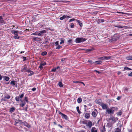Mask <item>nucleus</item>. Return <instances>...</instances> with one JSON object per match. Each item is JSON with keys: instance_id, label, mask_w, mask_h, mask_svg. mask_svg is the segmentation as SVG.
I'll return each instance as SVG.
<instances>
[{"instance_id": "f257e3e1", "label": "nucleus", "mask_w": 132, "mask_h": 132, "mask_svg": "<svg viewBox=\"0 0 132 132\" xmlns=\"http://www.w3.org/2000/svg\"><path fill=\"white\" fill-rule=\"evenodd\" d=\"M118 109V108L117 107L112 106L110 108H108L106 110L105 113L112 114H114L115 111H117Z\"/></svg>"}, {"instance_id": "f03ea898", "label": "nucleus", "mask_w": 132, "mask_h": 132, "mask_svg": "<svg viewBox=\"0 0 132 132\" xmlns=\"http://www.w3.org/2000/svg\"><path fill=\"white\" fill-rule=\"evenodd\" d=\"M87 39L83 37L77 38L75 39V42L77 43H78L84 42Z\"/></svg>"}, {"instance_id": "7ed1b4c3", "label": "nucleus", "mask_w": 132, "mask_h": 132, "mask_svg": "<svg viewBox=\"0 0 132 132\" xmlns=\"http://www.w3.org/2000/svg\"><path fill=\"white\" fill-rule=\"evenodd\" d=\"M12 34H14L15 36L14 37V38L15 39H18L19 37L18 33L19 31L17 30H12L11 31Z\"/></svg>"}, {"instance_id": "20e7f679", "label": "nucleus", "mask_w": 132, "mask_h": 132, "mask_svg": "<svg viewBox=\"0 0 132 132\" xmlns=\"http://www.w3.org/2000/svg\"><path fill=\"white\" fill-rule=\"evenodd\" d=\"M113 56H104L98 58V60H108L111 59Z\"/></svg>"}, {"instance_id": "39448f33", "label": "nucleus", "mask_w": 132, "mask_h": 132, "mask_svg": "<svg viewBox=\"0 0 132 132\" xmlns=\"http://www.w3.org/2000/svg\"><path fill=\"white\" fill-rule=\"evenodd\" d=\"M58 112L59 114L61 115V117L62 118L66 120H68V118L67 116L62 113L59 111H58Z\"/></svg>"}, {"instance_id": "423d86ee", "label": "nucleus", "mask_w": 132, "mask_h": 132, "mask_svg": "<svg viewBox=\"0 0 132 132\" xmlns=\"http://www.w3.org/2000/svg\"><path fill=\"white\" fill-rule=\"evenodd\" d=\"M24 96V94L23 93L22 94L20 95H19V96H17L15 98V100L16 101H19L20 98H23Z\"/></svg>"}, {"instance_id": "0eeeda50", "label": "nucleus", "mask_w": 132, "mask_h": 132, "mask_svg": "<svg viewBox=\"0 0 132 132\" xmlns=\"http://www.w3.org/2000/svg\"><path fill=\"white\" fill-rule=\"evenodd\" d=\"M38 34L39 36H42L44 35V34L46 32V31L45 30H43L42 31H39Z\"/></svg>"}, {"instance_id": "6e6552de", "label": "nucleus", "mask_w": 132, "mask_h": 132, "mask_svg": "<svg viewBox=\"0 0 132 132\" xmlns=\"http://www.w3.org/2000/svg\"><path fill=\"white\" fill-rule=\"evenodd\" d=\"M97 110H96V109H95L94 110V111H93L92 113V116L94 117V118H95L96 117L97 114Z\"/></svg>"}, {"instance_id": "1a4fd4ad", "label": "nucleus", "mask_w": 132, "mask_h": 132, "mask_svg": "<svg viewBox=\"0 0 132 132\" xmlns=\"http://www.w3.org/2000/svg\"><path fill=\"white\" fill-rule=\"evenodd\" d=\"M21 123L23 124L24 126L28 128H30L31 127V126L28 123H27L26 121H24L23 122H21Z\"/></svg>"}, {"instance_id": "9d476101", "label": "nucleus", "mask_w": 132, "mask_h": 132, "mask_svg": "<svg viewBox=\"0 0 132 132\" xmlns=\"http://www.w3.org/2000/svg\"><path fill=\"white\" fill-rule=\"evenodd\" d=\"M101 106H102L103 109H106V110L108 108L107 105L104 104V103H102V104L101 105Z\"/></svg>"}, {"instance_id": "9b49d317", "label": "nucleus", "mask_w": 132, "mask_h": 132, "mask_svg": "<svg viewBox=\"0 0 132 132\" xmlns=\"http://www.w3.org/2000/svg\"><path fill=\"white\" fill-rule=\"evenodd\" d=\"M92 125V122L89 120L88 123H87L86 125L89 128H90Z\"/></svg>"}, {"instance_id": "f8f14e48", "label": "nucleus", "mask_w": 132, "mask_h": 132, "mask_svg": "<svg viewBox=\"0 0 132 132\" xmlns=\"http://www.w3.org/2000/svg\"><path fill=\"white\" fill-rule=\"evenodd\" d=\"M96 102L97 104H98L100 106L102 104V100L101 99H98L97 100H96Z\"/></svg>"}, {"instance_id": "ddd939ff", "label": "nucleus", "mask_w": 132, "mask_h": 132, "mask_svg": "<svg viewBox=\"0 0 132 132\" xmlns=\"http://www.w3.org/2000/svg\"><path fill=\"white\" fill-rule=\"evenodd\" d=\"M27 67L26 65H25L23 68L21 69V71L22 72H27Z\"/></svg>"}, {"instance_id": "4468645a", "label": "nucleus", "mask_w": 132, "mask_h": 132, "mask_svg": "<svg viewBox=\"0 0 132 132\" xmlns=\"http://www.w3.org/2000/svg\"><path fill=\"white\" fill-rule=\"evenodd\" d=\"M27 72H28L30 73V74L28 75V76H31L33 75L34 74V72L33 71H31L30 69H28V70H27Z\"/></svg>"}, {"instance_id": "2eb2a0df", "label": "nucleus", "mask_w": 132, "mask_h": 132, "mask_svg": "<svg viewBox=\"0 0 132 132\" xmlns=\"http://www.w3.org/2000/svg\"><path fill=\"white\" fill-rule=\"evenodd\" d=\"M90 117V113H86L85 114V118L86 119H88Z\"/></svg>"}, {"instance_id": "dca6fc26", "label": "nucleus", "mask_w": 132, "mask_h": 132, "mask_svg": "<svg viewBox=\"0 0 132 132\" xmlns=\"http://www.w3.org/2000/svg\"><path fill=\"white\" fill-rule=\"evenodd\" d=\"M110 120H112L113 124L116 122V118L114 117L111 118Z\"/></svg>"}, {"instance_id": "f3484780", "label": "nucleus", "mask_w": 132, "mask_h": 132, "mask_svg": "<svg viewBox=\"0 0 132 132\" xmlns=\"http://www.w3.org/2000/svg\"><path fill=\"white\" fill-rule=\"evenodd\" d=\"M122 112L121 110H120L119 111L117 112L116 114L117 116H121L122 114Z\"/></svg>"}, {"instance_id": "a211bd4d", "label": "nucleus", "mask_w": 132, "mask_h": 132, "mask_svg": "<svg viewBox=\"0 0 132 132\" xmlns=\"http://www.w3.org/2000/svg\"><path fill=\"white\" fill-rule=\"evenodd\" d=\"M101 132H105L106 131V129L105 125L103 126L101 129Z\"/></svg>"}, {"instance_id": "6ab92c4d", "label": "nucleus", "mask_w": 132, "mask_h": 132, "mask_svg": "<svg viewBox=\"0 0 132 132\" xmlns=\"http://www.w3.org/2000/svg\"><path fill=\"white\" fill-rule=\"evenodd\" d=\"M91 132H97V129L95 127H93L91 129Z\"/></svg>"}, {"instance_id": "aec40b11", "label": "nucleus", "mask_w": 132, "mask_h": 132, "mask_svg": "<svg viewBox=\"0 0 132 132\" xmlns=\"http://www.w3.org/2000/svg\"><path fill=\"white\" fill-rule=\"evenodd\" d=\"M78 22V23H79V25L80 26L82 27V23L79 20H76Z\"/></svg>"}, {"instance_id": "412c9836", "label": "nucleus", "mask_w": 132, "mask_h": 132, "mask_svg": "<svg viewBox=\"0 0 132 132\" xmlns=\"http://www.w3.org/2000/svg\"><path fill=\"white\" fill-rule=\"evenodd\" d=\"M77 101L79 103H81L82 101V99L80 97H79L77 99Z\"/></svg>"}, {"instance_id": "4be33fe9", "label": "nucleus", "mask_w": 132, "mask_h": 132, "mask_svg": "<svg viewBox=\"0 0 132 132\" xmlns=\"http://www.w3.org/2000/svg\"><path fill=\"white\" fill-rule=\"evenodd\" d=\"M3 77H4V79L6 81H8L9 80L10 78L8 77L5 76H3Z\"/></svg>"}, {"instance_id": "5701e85b", "label": "nucleus", "mask_w": 132, "mask_h": 132, "mask_svg": "<svg viewBox=\"0 0 132 132\" xmlns=\"http://www.w3.org/2000/svg\"><path fill=\"white\" fill-rule=\"evenodd\" d=\"M15 82H16V81L14 80L10 82V84L13 86H14L15 84Z\"/></svg>"}, {"instance_id": "b1692460", "label": "nucleus", "mask_w": 132, "mask_h": 132, "mask_svg": "<svg viewBox=\"0 0 132 132\" xmlns=\"http://www.w3.org/2000/svg\"><path fill=\"white\" fill-rule=\"evenodd\" d=\"M15 110V108L14 107H12L11 108L10 110V112L12 113Z\"/></svg>"}, {"instance_id": "393cba45", "label": "nucleus", "mask_w": 132, "mask_h": 132, "mask_svg": "<svg viewBox=\"0 0 132 132\" xmlns=\"http://www.w3.org/2000/svg\"><path fill=\"white\" fill-rule=\"evenodd\" d=\"M102 61H101L99 60L95 61L94 63L97 64H101L102 63Z\"/></svg>"}, {"instance_id": "a878e982", "label": "nucleus", "mask_w": 132, "mask_h": 132, "mask_svg": "<svg viewBox=\"0 0 132 132\" xmlns=\"http://www.w3.org/2000/svg\"><path fill=\"white\" fill-rule=\"evenodd\" d=\"M4 22V20L2 18V16H0V23H3Z\"/></svg>"}, {"instance_id": "bb28decb", "label": "nucleus", "mask_w": 132, "mask_h": 132, "mask_svg": "<svg viewBox=\"0 0 132 132\" xmlns=\"http://www.w3.org/2000/svg\"><path fill=\"white\" fill-rule=\"evenodd\" d=\"M76 109L77 111L79 114H80L81 113V112L79 110V107L78 106H77V107Z\"/></svg>"}, {"instance_id": "cd10ccee", "label": "nucleus", "mask_w": 132, "mask_h": 132, "mask_svg": "<svg viewBox=\"0 0 132 132\" xmlns=\"http://www.w3.org/2000/svg\"><path fill=\"white\" fill-rule=\"evenodd\" d=\"M126 59L128 60H132V56H128L126 57Z\"/></svg>"}, {"instance_id": "c85d7f7f", "label": "nucleus", "mask_w": 132, "mask_h": 132, "mask_svg": "<svg viewBox=\"0 0 132 132\" xmlns=\"http://www.w3.org/2000/svg\"><path fill=\"white\" fill-rule=\"evenodd\" d=\"M59 2H63L64 3H67L68 2H70V1H59Z\"/></svg>"}, {"instance_id": "c756f323", "label": "nucleus", "mask_w": 132, "mask_h": 132, "mask_svg": "<svg viewBox=\"0 0 132 132\" xmlns=\"http://www.w3.org/2000/svg\"><path fill=\"white\" fill-rule=\"evenodd\" d=\"M39 32L38 31H36L35 32L31 34V35H37L38 34Z\"/></svg>"}, {"instance_id": "7c9ffc66", "label": "nucleus", "mask_w": 132, "mask_h": 132, "mask_svg": "<svg viewBox=\"0 0 132 132\" xmlns=\"http://www.w3.org/2000/svg\"><path fill=\"white\" fill-rule=\"evenodd\" d=\"M82 50L86 51V52H88L91 51H93V50L92 49H82Z\"/></svg>"}, {"instance_id": "2f4dec72", "label": "nucleus", "mask_w": 132, "mask_h": 132, "mask_svg": "<svg viewBox=\"0 0 132 132\" xmlns=\"http://www.w3.org/2000/svg\"><path fill=\"white\" fill-rule=\"evenodd\" d=\"M66 17V16L65 15H63L62 17H61L60 18V19L61 20H62L64 19Z\"/></svg>"}, {"instance_id": "473e14b6", "label": "nucleus", "mask_w": 132, "mask_h": 132, "mask_svg": "<svg viewBox=\"0 0 132 132\" xmlns=\"http://www.w3.org/2000/svg\"><path fill=\"white\" fill-rule=\"evenodd\" d=\"M47 53L46 51L43 52L41 53V55L43 56H44L46 55Z\"/></svg>"}, {"instance_id": "72a5a7b5", "label": "nucleus", "mask_w": 132, "mask_h": 132, "mask_svg": "<svg viewBox=\"0 0 132 132\" xmlns=\"http://www.w3.org/2000/svg\"><path fill=\"white\" fill-rule=\"evenodd\" d=\"M10 96L9 95H5L4 96V98L8 99H10Z\"/></svg>"}, {"instance_id": "f704fd0d", "label": "nucleus", "mask_w": 132, "mask_h": 132, "mask_svg": "<svg viewBox=\"0 0 132 132\" xmlns=\"http://www.w3.org/2000/svg\"><path fill=\"white\" fill-rule=\"evenodd\" d=\"M58 85L60 87H63V84L61 82H59L58 83Z\"/></svg>"}, {"instance_id": "c9c22d12", "label": "nucleus", "mask_w": 132, "mask_h": 132, "mask_svg": "<svg viewBox=\"0 0 132 132\" xmlns=\"http://www.w3.org/2000/svg\"><path fill=\"white\" fill-rule=\"evenodd\" d=\"M87 120H85L84 121H82V123L83 124L86 125H86H87Z\"/></svg>"}, {"instance_id": "e433bc0d", "label": "nucleus", "mask_w": 132, "mask_h": 132, "mask_svg": "<svg viewBox=\"0 0 132 132\" xmlns=\"http://www.w3.org/2000/svg\"><path fill=\"white\" fill-rule=\"evenodd\" d=\"M88 61L89 63L91 64H93L94 63V62L92 60H88Z\"/></svg>"}, {"instance_id": "4c0bfd02", "label": "nucleus", "mask_w": 132, "mask_h": 132, "mask_svg": "<svg viewBox=\"0 0 132 132\" xmlns=\"http://www.w3.org/2000/svg\"><path fill=\"white\" fill-rule=\"evenodd\" d=\"M104 19H99L98 20V22L100 23H102L104 22Z\"/></svg>"}, {"instance_id": "58836bf2", "label": "nucleus", "mask_w": 132, "mask_h": 132, "mask_svg": "<svg viewBox=\"0 0 132 132\" xmlns=\"http://www.w3.org/2000/svg\"><path fill=\"white\" fill-rule=\"evenodd\" d=\"M117 130L115 131V132H120L121 130L119 129V128H117L116 129Z\"/></svg>"}, {"instance_id": "ea45409f", "label": "nucleus", "mask_w": 132, "mask_h": 132, "mask_svg": "<svg viewBox=\"0 0 132 132\" xmlns=\"http://www.w3.org/2000/svg\"><path fill=\"white\" fill-rule=\"evenodd\" d=\"M25 103H22L21 104H20V106L21 107H23L24 106V105L25 104Z\"/></svg>"}, {"instance_id": "a19ab883", "label": "nucleus", "mask_w": 132, "mask_h": 132, "mask_svg": "<svg viewBox=\"0 0 132 132\" xmlns=\"http://www.w3.org/2000/svg\"><path fill=\"white\" fill-rule=\"evenodd\" d=\"M24 100L27 102H28V98L27 97L25 96V97L24 98Z\"/></svg>"}, {"instance_id": "79ce46f5", "label": "nucleus", "mask_w": 132, "mask_h": 132, "mask_svg": "<svg viewBox=\"0 0 132 132\" xmlns=\"http://www.w3.org/2000/svg\"><path fill=\"white\" fill-rule=\"evenodd\" d=\"M39 68L40 70H42L43 69V65L41 64H40L39 66Z\"/></svg>"}, {"instance_id": "37998d69", "label": "nucleus", "mask_w": 132, "mask_h": 132, "mask_svg": "<svg viewBox=\"0 0 132 132\" xmlns=\"http://www.w3.org/2000/svg\"><path fill=\"white\" fill-rule=\"evenodd\" d=\"M62 47V46L61 45H58L57 47L56 48V49H59L61 48Z\"/></svg>"}, {"instance_id": "c03bdc74", "label": "nucleus", "mask_w": 132, "mask_h": 132, "mask_svg": "<svg viewBox=\"0 0 132 132\" xmlns=\"http://www.w3.org/2000/svg\"><path fill=\"white\" fill-rule=\"evenodd\" d=\"M61 42H60V44H61L64 42V40L62 39V38H61Z\"/></svg>"}, {"instance_id": "a18cd8bd", "label": "nucleus", "mask_w": 132, "mask_h": 132, "mask_svg": "<svg viewBox=\"0 0 132 132\" xmlns=\"http://www.w3.org/2000/svg\"><path fill=\"white\" fill-rule=\"evenodd\" d=\"M75 20H76V19H75L73 18V19H70L69 21V22H71L72 21H75Z\"/></svg>"}, {"instance_id": "49530a36", "label": "nucleus", "mask_w": 132, "mask_h": 132, "mask_svg": "<svg viewBox=\"0 0 132 132\" xmlns=\"http://www.w3.org/2000/svg\"><path fill=\"white\" fill-rule=\"evenodd\" d=\"M117 27L119 28H122L123 27H125V28H128V27H127V26H124V27H122V26H118V27Z\"/></svg>"}, {"instance_id": "de8ad7c7", "label": "nucleus", "mask_w": 132, "mask_h": 132, "mask_svg": "<svg viewBox=\"0 0 132 132\" xmlns=\"http://www.w3.org/2000/svg\"><path fill=\"white\" fill-rule=\"evenodd\" d=\"M74 25L73 23H71L70 25V27L71 28H73L74 27Z\"/></svg>"}, {"instance_id": "09e8293b", "label": "nucleus", "mask_w": 132, "mask_h": 132, "mask_svg": "<svg viewBox=\"0 0 132 132\" xmlns=\"http://www.w3.org/2000/svg\"><path fill=\"white\" fill-rule=\"evenodd\" d=\"M81 81H73V82L74 83H80Z\"/></svg>"}, {"instance_id": "8fccbe9b", "label": "nucleus", "mask_w": 132, "mask_h": 132, "mask_svg": "<svg viewBox=\"0 0 132 132\" xmlns=\"http://www.w3.org/2000/svg\"><path fill=\"white\" fill-rule=\"evenodd\" d=\"M72 40L71 39H69L68 40V43H72Z\"/></svg>"}, {"instance_id": "3c124183", "label": "nucleus", "mask_w": 132, "mask_h": 132, "mask_svg": "<svg viewBox=\"0 0 132 132\" xmlns=\"http://www.w3.org/2000/svg\"><path fill=\"white\" fill-rule=\"evenodd\" d=\"M55 46H57L59 44V42L56 41L55 42Z\"/></svg>"}, {"instance_id": "603ef678", "label": "nucleus", "mask_w": 132, "mask_h": 132, "mask_svg": "<svg viewBox=\"0 0 132 132\" xmlns=\"http://www.w3.org/2000/svg\"><path fill=\"white\" fill-rule=\"evenodd\" d=\"M129 76L132 77V72H131L130 73H129L128 74Z\"/></svg>"}, {"instance_id": "864d4df0", "label": "nucleus", "mask_w": 132, "mask_h": 132, "mask_svg": "<svg viewBox=\"0 0 132 132\" xmlns=\"http://www.w3.org/2000/svg\"><path fill=\"white\" fill-rule=\"evenodd\" d=\"M94 71V72H96V73H98V74H100V73H101V72H100L99 71H98L97 70H95Z\"/></svg>"}, {"instance_id": "5fc2aeb1", "label": "nucleus", "mask_w": 132, "mask_h": 132, "mask_svg": "<svg viewBox=\"0 0 132 132\" xmlns=\"http://www.w3.org/2000/svg\"><path fill=\"white\" fill-rule=\"evenodd\" d=\"M36 88L35 87H34L32 88L31 90L33 91H35L36 90Z\"/></svg>"}, {"instance_id": "6e6d98bb", "label": "nucleus", "mask_w": 132, "mask_h": 132, "mask_svg": "<svg viewBox=\"0 0 132 132\" xmlns=\"http://www.w3.org/2000/svg\"><path fill=\"white\" fill-rule=\"evenodd\" d=\"M56 70L55 68H53L52 69L51 71H53V72H55L56 71Z\"/></svg>"}, {"instance_id": "4d7b16f0", "label": "nucleus", "mask_w": 132, "mask_h": 132, "mask_svg": "<svg viewBox=\"0 0 132 132\" xmlns=\"http://www.w3.org/2000/svg\"><path fill=\"white\" fill-rule=\"evenodd\" d=\"M22 57L23 59V61H25L26 60V57L23 56Z\"/></svg>"}, {"instance_id": "13d9d810", "label": "nucleus", "mask_w": 132, "mask_h": 132, "mask_svg": "<svg viewBox=\"0 0 132 132\" xmlns=\"http://www.w3.org/2000/svg\"><path fill=\"white\" fill-rule=\"evenodd\" d=\"M128 67H125L124 68V70L123 71H124L125 70H128Z\"/></svg>"}, {"instance_id": "bf43d9fd", "label": "nucleus", "mask_w": 132, "mask_h": 132, "mask_svg": "<svg viewBox=\"0 0 132 132\" xmlns=\"http://www.w3.org/2000/svg\"><path fill=\"white\" fill-rule=\"evenodd\" d=\"M121 97H120V96H118L117 97V100H120V99H121Z\"/></svg>"}, {"instance_id": "052dcab7", "label": "nucleus", "mask_w": 132, "mask_h": 132, "mask_svg": "<svg viewBox=\"0 0 132 132\" xmlns=\"http://www.w3.org/2000/svg\"><path fill=\"white\" fill-rule=\"evenodd\" d=\"M65 59H66V58H62L61 59V61L62 62L64 61Z\"/></svg>"}, {"instance_id": "680f3d73", "label": "nucleus", "mask_w": 132, "mask_h": 132, "mask_svg": "<svg viewBox=\"0 0 132 132\" xmlns=\"http://www.w3.org/2000/svg\"><path fill=\"white\" fill-rule=\"evenodd\" d=\"M43 66H44L45 65L46 63L45 62H44L43 63H41Z\"/></svg>"}, {"instance_id": "e2e57ef3", "label": "nucleus", "mask_w": 132, "mask_h": 132, "mask_svg": "<svg viewBox=\"0 0 132 132\" xmlns=\"http://www.w3.org/2000/svg\"><path fill=\"white\" fill-rule=\"evenodd\" d=\"M121 73V72H120V71H118L117 73V74L118 75H119Z\"/></svg>"}, {"instance_id": "0e129e2a", "label": "nucleus", "mask_w": 132, "mask_h": 132, "mask_svg": "<svg viewBox=\"0 0 132 132\" xmlns=\"http://www.w3.org/2000/svg\"><path fill=\"white\" fill-rule=\"evenodd\" d=\"M107 125H109V126L110 127H111L112 125H111V124H109V123H108L107 124Z\"/></svg>"}, {"instance_id": "69168bd1", "label": "nucleus", "mask_w": 132, "mask_h": 132, "mask_svg": "<svg viewBox=\"0 0 132 132\" xmlns=\"http://www.w3.org/2000/svg\"><path fill=\"white\" fill-rule=\"evenodd\" d=\"M84 109H85V110H86V108L87 107V106L85 105H84Z\"/></svg>"}, {"instance_id": "338daca9", "label": "nucleus", "mask_w": 132, "mask_h": 132, "mask_svg": "<svg viewBox=\"0 0 132 132\" xmlns=\"http://www.w3.org/2000/svg\"><path fill=\"white\" fill-rule=\"evenodd\" d=\"M37 39V38L36 37H34L33 38V40H34L35 41Z\"/></svg>"}, {"instance_id": "774afa93", "label": "nucleus", "mask_w": 132, "mask_h": 132, "mask_svg": "<svg viewBox=\"0 0 132 132\" xmlns=\"http://www.w3.org/2000/svg\"><path fill=\"white\" fill-rule=\"evenodd\" d=\"M78 132H85V131L81 130L78 131Z\"/></svg>"}]
</instances>
